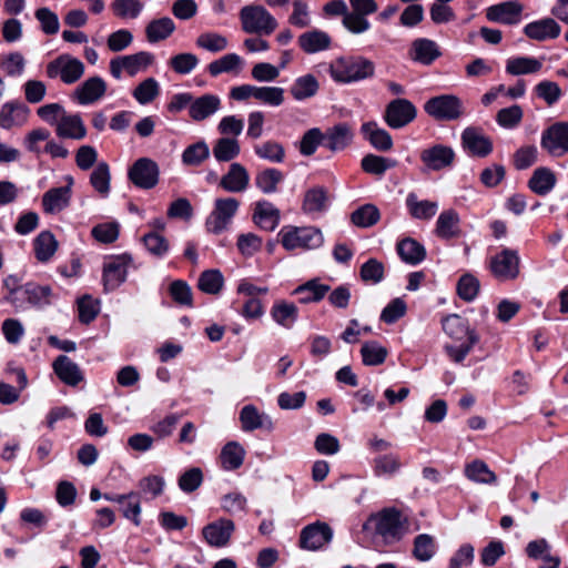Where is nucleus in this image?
Listing matches in <instances>:
<instances>
[{"mask_svg":"<svg viewBox=\"0 0 568 568\" xmlns=\"http://www.w3.org/2000/svg\"><path fill=\"white\" fill-rule=\"evenodd\" d=\"M363 530L379 537L384 545H393L406 535L408 519L399 509L386 507L372 514L364 523Z\"/></svg>","mask_w":568,"mask_h":568,"instance_id":"nucleus-1","label":"nucleus"},{"mask_svg":"<svg viewBox=\"0 0 568 568\" xmlns=\"http://www.w3.org/2000/svg\"><path fill=\"white\" fill-rule=\"evenodd\" d=\"M329 72L336 82H358L374 77L375 64L362 55L342 57L331 65Z\"/></svg>","mask_w":568,"mask_h":568,"instance_id":"nucleus-2","label":"nucleus"},{"mask_svg":"<svg viewBox=\"0 0 568 568\" xmlns=\"http://www.w3.org/2000/svg\"><path fill=\"white\" fill-rule=\"evenodd\" d=\"M424 111L436 121H456L465 113L463 101L454 94H440L430 98L424 104Z\"/></svg>","mask_w":568,"mask_h":568,"instance_id":"nucleus-3","label":"nucleus"},{"mask_svg":"<svg viewBox=\"0 0 568 568\" xmlns=\"http://www.w3.org/2000/svg\"><path fill=\"white\" fill-rule=\"evenodd\" d=\"M242 28L246 33L271 34L276 28L275 18L262 6H245L240 11Z\"/></svg>","mask_w":568,"mask_h":568,"instance_id":"nucleus-4","label":"nucleus"},{"mask_svg":"<svg viewBox=\"0 0 568 568\" xmlns=\"http://www.w3.org/2000/svg\"><path fill=\"white\" fill-rule=\"evenodd\" d=\"M282 244L286 250L317 248L323 242V235L320 229L314 226H285L281 231Z\"/></svg>","mask_w":568,"mask_h":568,"instance_id":"nucleus-5","label":"nucleus"},{"mask_svg":"<svg viewBox=\"0 0 568 568\" xmlns=\"http://www.w3.org/2000/svg\"><path fill=\"white\" fill-rule=\"evenodd\" d=\"M84 73V64L77 58L69 54H61L47 65V74L49 78H61L65 84L77 82Z\"/></svg>","mask_w":568,"mask_h":568,"instance_id":"nucleus-6","label":"nucleus"},{"mask_svg":"<svg viewBox=\"0 0 568 568\" xmlns=\"http://www.w3.org/2000/svg\"><path fill=\"white\" fill-rule=\"evenodd\" d=\"M131 254L123 253L121 255L110 256L103 264L102 281L106 292L116 290L125 282L128 267L132 264Z\"/></svg>","mask_w":568,"mask_h":568,"instance_id":"nucleus-7","label":"nucleus"},{"mask_svg":"<svg viewBox=\"0 0 568 568\" xmlns=\"http://www.w3.org/2000/svg\"><path fill=\"white\" fill-rule=\"evenodd\" d=\"M416 116L417 109L413 102L404 98H397L386 105L383 119L390 129L398 130L408 125Z\"/></svg>","mask_w":568,"mask_h":568,"instance_id":"nucleus-8","label":"nucleus"},{"mask_svg":"<svg viewBox=\"0 0 568 568\" xmlns=\"http://www.w3.org/2000/svg\"><path fill=\"white\" fill-rule=\"evenodd\" d=\"M540 145L552 156L568 153V122L559 121L549 125L541 134Z\"/></svg>","mask_w":568,"mask_h":568,"instance_id":"nucleus-9","label":"nucleus"},{"mask_svg":"<svg viewBox=\"0 0 568 568\" xmlns=\"http://www.w3.org/2000/svg\"><path fill=\"white\" fill-rule=\"evenodd\" d=\"M333 538V530L324 521H315L305 526L300 535V547L306 550H318L328 545Z\"/></svg>","mask_w":568,"mask_h":568,"instance_id":"nucleus-10","label":"nucleus"},{"mask_svg":"<svg viewBox=\"0 0 568 568\" xmlns=\"http://www.w3.org/2000/svg\"><path fill=\"white\" fill-rule=\"evenodd\" d=\"M128 175L135 186L149 190L159 182V166L153 160L141 158L129 169Z\"/></svg>","mask_w":568,"mask_h":568,"instance_id":"nucleus-11","label":"nucleus"},{"mask_svg":"<svg viewBox=\"0 0 568 568\" xmlns=\"http://www.w3.org/2000/svg\"><path fill=\"white\" fill-rule=\"evenodd\" d=\"M519 255L516 250L504 248L490 260V271L500 280H514L519 274Z\"/></svg>","mask_w":568,"mask_h":568,"instance_id":"nucleus-12","label":"nucleus"},{"mask_svg":"<svg viewBox=\"0 0 568 568\" xmlns=\"http://www.w3.org/2000/svg\"><path fill=\"white\" fill-rule=\"evenodd\" d=\"M29 115L30 109L26 103L19 100L8 101L0 109V128L3 130L21 128L28 122Z\"/></svg>","mask_w":568,"mask_h":568,"instance_id":"nucleus-13","label":"nucleus"},{"mask_svg":"<svg viewBox=\"0 0 568 568\" xmlns=\"http://www.w3.org/2000/svg\"><path fill=\"white\" fill-rule=\"evenodd\" d=\"M455 156L453 148L444 144H435L420 152V161L432 171L450 168L454 164Z\"/></svg>","mask_w":568,"mask_h":568,"instance_id":"nucleus-14","label":"nucleus"},{"mask_svg":"<svg viewBox=\"0 0 568 568\" xmlns=\"http://www.w3.org/2000/svg\"><path fill=\"white\" fill-rule=\"evenodd\" d=\"M523 10L524 6L519 1H505L488 7L486 9V18L491 22L513 26L520 21Z\"/></svg>","mask_w":568,"mask_h":568,"instance_id":"nucleus-15","label":"nucleus"},{"mask_svg":"<svg viewBox=\"0 0 568 568\" xmlns=\"http://www.w3.org/2000/svg\"><path fill=\"white\" fill-rule=\"evenodd\" d=\"M462 145L473 156L486 158L493 152L491 140L474 126H468L463 131Z\"/></svg>","mask_w":568,"mask_h":568,"instance_id":"nucleus-16","label":"nucleus"},{"mask_svg":"<svg viewBox=\"0 0 568 568\" xmlns=\"http://www.w3.org/2000/svg\"><path fill=\"white\" fill-rule=\"evenodd\" d=\"M234 529L231 519L221 518L204 526L202 535L210 546L221 548L229 544Z\"/></svg>","mask_w":568,"mask_h":568,"instance_id":"nucleus-17","label":"nucleus"},{"mask_svg":"<svg viewBox=\"0 0 568 568\" xmlns=\"http://www.w3.org/2000/svg\"><path fill=\"white\" fill-rule=\"evenodd\" d=\"M331 291V286L324 284L320 278H311L295 287L292 295L297 296L301 304H311L321 302Z\"/></svg>","mask_w":568,"mask_h":568,"instance_id":"nucleus-18","label":"nucleus"},{"mask_svg":"<svg viewBox=\"0 0 568 568\" xmlns=\"http://www.w3.org/2000/svg\"><path fill=\"white\" fill-rule=\"evenodd\" d=\"M106 91V83L101 77H91L87 79L74 91V98L80 104L87 105L101 99Z\"/></svg>","mask_w":568,"mask_h":568,"instance_id":"nucleus-19","label":"nucleus"},{"mask_svg":"<svg viewBox=\"0 0 568 568\" xmlns=\"http://www.w3.org/2000/svg\"><path fill=\"white\" fill-rule=\"evenodd\" d=\"M361 132L366 141L379 152H388L393 149L392 135L377 125L376 122H365L361 126Z\"/></svg>","mask_w":568,"mask_h":568,"instance_id":"nucleus-20","label":"nucleus"},{"mask_svg":"<svg viewBox=\"0 0 568 568\" xmlns=\"http://www.w3.org/2000/svg\"><path fill=\"white\" fill-rule=\"evenodd\" d=\"M324 134V145L332 152L346 149L353 141L351 126L345 123H338L328 128Z\"/></svg>","mask_w":568,"mask_h":568,"instance_id":"nucleus-21","label":"nucleus"},{"mask_svg":"<svg viewBox=\"0 0 568 568\" xmlns=\"http://www.w3.org/2000/svg\"><path fill=\"white\" fill-rule=\"evenodd\" d=\"M52 367L55 375L69 386H77L84 378L79 365L67 355H59Z\"/></svg>","mask_w":568,"mask_h":568,"instance_id":"nucleus-22","label":"nucleus"},{"mask_svg":"<svg viewBox=\"0 0 568 568\" xmlns=\"http://www.w3.org/2000/svg\"><path fill=\"white\" fill-rule=\"evenodd\" d=\"M561 31L560 26L551 18H545L528 23L524 28V33L532 40L545 41L547 39H556Z\"/></svg>","mask_w":568,"mask_h":568,"instance_id":"nucleus-23","label":"nucleus"},{"mask_svg":"<svg viewBox=\"0 0 568 568\" xmlns=\"http://www.w3.org/2000/svg\"><path fill=\"white\" fill-rule=\"evenodd\" d=\"M57 135L62 139H84L87 129L80 114H67L63 112L57 124Z\"/></svg>","mask_w":568,"mask_h":568,"instance_id":"nucleus-24","label":"nucleus"},{"mask_svg":"<svg viewBox=\"0 0 568 568\" xmlns=\"http://www.w3.org/2000/svg\"><path fill=\"white\" fill-rule=\"evenodd\" d=\"M21 292L30 305L36 308H44L52 303L54 294L51 286L40 285L36 282H28L21 286Z\"/></svg>","mask_w":568,"mask_h":568,"instance_id":"nucleus-25","label":"nucleus"},{"mask_svg":"<svg viewBox=\"0 0 568 568\" xmlns=\"http://www.w3.org/2000/svg\"><path fill=\"white\" fill-rule=\"evenodd\" d=\"M72 190L70 186L51 187L42 195V207L44 213H53L65 210L71 200Z\"/></svg>","mask_w":568,"mask_h":568,"instance_id":"nucleus-26","label":"nucleus"},{"mask_svg":"<svg viewBox=\"0 0 568 568\" xmlns=\"http://www.w3.org/2000/svg\"><path fill=\"white\" fill-rule=\"evenodd\" d=\"M442 55L439 47L433 40L419 38L413 41L410 49V57L414 61L424 65L432 64L437 58Z\"/></svg>","mask_w":568,"mask_h":568,"instance_id":"nucleus-27","label":"nucleus"},{"mask_svg":"<svg viewBox=\"0 0 568 568\" xmlns=\"http://www.w3.org/2000/svg\"><path fill=\"white\" fill-rule=\"evenodd\" d=\"M221 106V100L214 94H203L195 100L189 108V114L194 121H203L214 114Z\"/></svg>","mask_w":568,"mask_h":568,"instance_id":"nucleus-28","label":"nucleus"},{"mask_svg":"<svg viewBox=\"0 0 568 568\" xmlns=\"http://www.w3.org/2000/svg\"><path fill=\"white\" fill-rule=\"evenodd\" d=\"M250 178L240 163H232L229 172L221 179L220 186L230 192H242L247 187Z\"/></svg>","mask_w":568,"mask_h":568,"instance_id":"nucleus-29","label":"nucleus"},{"mask_svg":"<svg viewBox=\"0 0 568 568\" xmlns=\"http://www.w3.org/2000/svg\"><path fill=\"white\" fill-rule=\"evenodd\" d=\"M396 251L402 261L409 265H417L426 257L424 245L412 237L399 241L396 245Z\"/></svg>","mask_w":568,"mask_h":568,"instance_id":"nucleus-30","label":"nucleus"},{"mask_svg":"<svg viewBox=\"0 0 568 568\" xmlns=\"http://www.w3.org/2000/svg\"><path fill=\"white\" fill-rule=\"evenodd\" d=\"M298 44L305 53L312 54L328 49L331 37L326 32L315 29L302 33L298 37Z\"/></svg>","mask_w":568,"mask_h":568,"instance_id":"nucleus-31","label":"nucleus"},{"mask_svg":"<svg viewBox=\"0 0 568 568\" xmlns=\"http://www.w3.org/2000/svg\"><path fill=\"white\" fill-rule=\"evenodd\" d=\"M271 316L278 325L291 328L298 317V308L294 303L280 301L271 308Z\"/></svg>","mask_w":568,"mask_h":568,"instance_id":"nucleus-32","label":"nucleus"},{"mask_svg":"<svg viewBox=\"0 0 568 568\" xmlns=\"http://www.w3.org/2000/svg\"><path fill=\"white\" fill-rule=\"evenodd\" d=\"M175 30L174 21L169 17L154 19L145 28L149 42L156 43L168 39Z\"/></svg>","mask_w":568,"mask_h":568,"instance_id":"nucleus-33","label":"nucleus"},{"mask_svg":"<svg viewBox=\"0 0 568 568\" xmlns=\"http://www.w3.org/2000/svg\"><path fill=\"white\" fill-rule=\"evenodd\" d=\"M320 89V83L313 74H305L297 78L292 84L290 92L297 101L314 97Z\"/></svg>","mask_w":568,"mask_h":568,"instance_id":"nucleus-34","label":"nucleus"},{"mask_svg":"<svg viewBox=\"0 0 568 568\" xmlns=\"http://www.w3.org/2000/svg\"><path fill=\"white\" fill-rule=\"evenodd\" d=\"M361 356L365 366H378L386 361L388 349L382 346L377 341H367L362 345Z\"/></svg>","mask_w":568,"mask_h":568,"instance_id":"nucleus-35","label":"nucleus"},{"mask_svg":"<svg viewBox=\"0 0 568 568\" xmlns=\"http://www.w3.org/2000/svg\"><path fill=\"white\" fill-rule=\"evenodd\" d=\"M36 257L40 262H48L58 248V242L49 231L41 232L33 242Z\"/></svg>","mask_w":568,"mask_h":568,"instance_id":"nucleus-36","label":"nucleus"},{"mask_svg":"<svg viewBox=\"0 0 568 568\" xmlns=\"http://www.w3.org/2000/svg\"><path fill=\"white\" fill-rule=\"evenodd\" d=\"M397 165V161L376 154H366L361 161V168L364 172L373 175L382 176L388 169Z\"/></svg>","mask_w":568,"mask_h":568,"instance_id":"nucleus-37","label":"nucleus"},{"mask_svg":"<svg viewBox=\"0 0 568 568\" xmlns=\"http://www.w3.org/2000/svg\"><path fill=\"white\" fill-rule=\"evenodd\" d=\"M556 183V176L548 168H538L532 173L528 186L537 194H547Z\"/></svg>","mask_w":568,"mask_h":568,"instance_id":"nucleus-38","label":"nucleus"},{"mask_svg":"<svg viewBox=\"0 0 568 568\" xmlns=\"http://www.w3.org/2000/svg\"><path fill=\"white\" fill-rule=\"evenodd\" d=\"M542 68L541 61L530 57H517L507 60L506 72L511 75L536 73Z\"/></svg>","mask_w":568,"mask_h":568,"instance_id":"nucleus-39","label":"nucleus"},{"mask_svg":"<svg viewBox=\"0 0 568 568\" xmlns=\"http://www.w3.org/2000/svg\"><path fill=\"white\" fill-rule=\"evenodd\" d=\"M245 450L237 442H229L221 452V460L224 469L235 470L244 462Z\"/></svg>","mask_w":568,"mask_h":568,"instance_id":"nucleus-40","label":"nucleus"},{"mask_svg":"<svg viewBox=\"0 0 568 568\" xmlns=\"http://www.w3.org/2000/svg\"><path fill=\"white\" fill-rule=\"evenodd\" d=\"M243 60L236 53H227L207 65L212 77H217L223 72H239L242 69Z\"/></svg>","mask_w":568,"mask_h":568,"instance_id":"nucleus-41","label":"nucleus"},{"mask_svg":"<svg viewBox=\"0 0 568 568\" xmlns=\"http://www.w3.org/2000/svg\"><path fill=\"white\" fill-rule=\"evenodd\" d=\"M327 200V191L324 187H312L304 195L303 209L307 213L325 211Z\"/></svg>","mask_w":568,"mask_h":568,"instance_id":"nucleus-42","label":"nucleus"},{"mask_svg":"<svg viewBox=\"0 0 568 568\" xmlns=\"http://www.w3.org/2000/svg\"><path fill=\"white\" fill-rule=\"evenodd\" d=\"M240 144L232 138H221L213 146V155L220 162H229L240 154Z\"/></svg>","mask_w":568,"mask_h":568,"instance_id":"nucleus-43","label":"nucleus"},{"mask_svg":"<svg viewBox=\"0 0 568 568\" xmlns=\"http://www.w3.org/2000/svg\"><path fill=\"white\" fill-rule=\"evenodd\" d=\"M224 284V278L219 270L204 271L197 282V287L206 294H219Z\"/></svg>","mask_w":568,"mask_h":568,"instance_id":"nucleus-44","label":"nucleus"},{"mask_svg":"<svg viewBox=\"0 0 568 568\" xmlns=\"http://www.w3.org/2000/svg\"><path fill=\"white\" fill-rule=\"evenodd\" d=\"M436 552L434 538L428 534H420L414 539L413 556L419 561H428Z\"/></svg>","mask_w":568,"mask_h":568,"instance_id":"nucleus-45","label":"nucleus"},{"mask_svg":"<svg viewBox=\"0 0 568 568\" xmlns=\"http://www.w3.org/2000/svg\"><path fill=\"white\" fill-rule=\"evenodd\" d=\"M210 156L209 145L199 141L189 145L182 154V162L185 165L197 166Z\"/></svg>","mask_w":568,"mask_h":568,"instance_id":"nucleus-46","label":"nucleus"},{"mask_svg":"<svg viewBox=\"0 0 568 568\" xmlns=\"http://www.w3.org/2000/svg\"><path fill=\"white\" fill-rule=\"evenodd\" d=\"M480 288V283L477 277L470 273L460 276L457 282V294L465 302L474 301Z\"/></svg>","mask_w":568,"mask_h":568,"instance_id":"nucleus-47","label":"nucleus"},{"mask_svg":"<svg viewBox=\"0 0 568 568\" xmlns=\"http://www.w3.org/2000/svg\"><path fill=\"white\" fill-rule=\"evenodd\" d=\"M142 242L150 254L163 257L169 251V242L156 231H150L142 236Z\"/></svg>","mask_w":568,"mask_h":568,"instance_id":"nucleus-48","label":"nucleus"},{"mask_svg":"<svg viewBox=\"0 0 568 568\" xmlns=\"http://www.w3.org/2000/svg\"><path fill=\"white\" fill-rule=\"evenodd\" d=\"M465 473L470 480L477 483L491 484L497 479L494 471H491L483 460H474L466 467Z\"/></svg>","mask_w":568,"mask_h":568,"instance_id":"nucleus-49","label":"nucleus"},{"mask_svg":"<svg viewBox=\"0 0 568 568\" xmlns=\"http://www.w3.org/2000/svg\"><path fill=\"white\" fill-rule=\"evenodd\" d=\"M478 342V334L469 332V337H467L466 342L458 346L447 344L445 345V352L455 363H462Z\"/></svg>","mask_w":568,"mask_h":568,"instance_id":"nucleus-50","label":"nucleus"},{"mask_svg":"<svg viewBox=\"0 0 568 568\" xmlns=\"http://www.w3.org/2000/svg\"><path fill=\"white\" fill-rule=\"evenodd\" d=\"M125 62V71L131 75H135L140 70L146 69L154 61V55L146 51H140L135 54L123 55Z\"/></svg>","mask_w":568,"mask_h":568,"instance_id":"nucleus-51","label":"nucleus"},{"mask_svg":"<svg viewBox=\"0 0 568 568\" xmlns=\"http://www.w3.org/2000/svg\"><path fill=\"white\" fill-rule=\"evenodd\" d=\"M110 169L106 162L97 164L90 175V183L101 194H106L110 190Z\"/></svg>","mask_w":568,"mask_h":568,"instance_id":"nucleus-52","label":"nucleus"},{"mask_svg":"<svg viewBox=\"0 0 568 568\" xmlns=\"http://www.w3.org/2000/svg\"><path fill=\"white\" fill-rule=\"evenodd\" d=\"M444 331L456 339H462L463 336L469 337V332H476L475 329H470L465 320H463L459 315H449L443 322Z\"/></svg>","mask_w":568,"mask_h":568,"instance_id":"nucleus-53","label":"nucleus"},{"mask_svg":"<svg viewBox=\"0 0 568 568\" xmlns=\"http://www.w3.org/2000/svg\"><path fill=\"white\" fill-rule=\"evenodd\" d=\"M535 94L550 106L561 98L562 91L557 82L544 80L535 87Z\"/></svg>","mask_w":568,"mask_h":568,"instance_id":"nucleus-54","label":"nucleus"},{"mask_svg":"<svg viewBox=\"0 0 568 568\" xmlns=\"http://www.w3.org/2000/svg\"><path fill=\"white\" fill-rule=\"evenodd\" d=\"M460 233L458 215H439L436 234L442 239L457 237Z\"/></svg>","mask_w":568,"mask_h":568,"instance_id":"nucleus-55","label":"nucleus"},{"mask_svg":"<svg viewBox=\"0 0 568 568\" xmlns=\"http://www.w3.org/2000/svg\"><path fill=\"white\" fill-rule=\"evenodd\" d=\"M400 460L394 454H385L374 459V473L376 476L394 475L400 469Z\"/></svg>","mask_w":568,"mask_h":568,"instance_id":"nucleus-56","label":"nucleus"},{"mask_svg":"<svg viewBox=\"0 0 568 568\" xmlns=\"http://www.w3.org/2000/svg\"><path fill=\"white\" fill-rule=\"evenodd\" d=\"M324 142V134L318 128L307 130L301 139L300 152L304 156L315 153L317 146Z\"/></svg>","mask_w":568,"mask_h":568,"instance_id":"nucleus-57","label":"nucleus"},{"mask_svg":"<svg viewBox=\"0 0 568 568\" xmlns=\"http://www.w3.org/2000/svg\"><path fill=\"white\" fill-rule=\"evenodd\" d=\"M112 9L114 14L121 19H135L141 13L143 3L140 0H114Z\"/></svg>","mask_w":568,"mask_h":568,"instance_id":"nucleus-58","label":"nucleus"},{"mask_svg":"<svg viewBox=\"0 0 568 568\" xmlns=\"http://www.w3.org/2000/svg\"><path fill=\"white\" fill-rule=\"evenodd\" d=\"M384 265L376 258H369L366 261L359 271V275L363 282L377 284L384 280Z\"/></svg>","mask_w":568,"mask_h":568,"instance_id":"nucleus-59","label":"nucleus"},{"mask_svg":"<svg viewBox=\"0 0 568 568\" xmlns=\"http://www.w3.org/2000/svg\"><path fill=\"white\" fill-rule=\"evenodd\" d=\"M254 98L265 104L278 106L284 102V89L278 87H255Z\"/></svg>","mask_w":568,"mask_h":568,"instance_id":"nucleus-60","label":"nucleus"},{"mask_svg":"<svg viewBox=\"0 0 568 568\" xmlns=\"http://www.w3.org/2000/svg\"><path fill=\"white\" fill-rule=\"evenodd\" d=\"M158 95L159 84L153 78L145 79L133 91V97L141 104H148L152 102Z\"/></svg>","mask_w":568,"mask_h":568,"instance_id":"nucleus-61","label":"nucleus"},{"mask_svg":"<svg viewBox=\"0 0 568 568\" xmlns=\"http://www.w3.org/2000/svg\"><path fill=\"white\" fill-rule=\"evenodd\" d=\"M282 179L283 174L277 169H266L256 175L255 183L264 193H271L276 190Z\"/></svg>","mask_w":568,"mask_h":568,"instance_id":"nucleus-62","label":"nucleus"},{"mask_svg":"<svg viewBox=\"0 0 568 568\" xmlns=\"http://www.w3.org/2000/svg\"><path fill=\"white\" fill-rule=\"evenodd\" d=\"M523 115L521 106L514 104L509 108L500 109L497 112L496 121L503 128L513 129L520 123Z\"/></svg>","mask_w":568,"mask_h":568,"instance_id":"nucleus-63","label":"nucleus"},{"mask_svg":"<svg viewBox=\"0 0 568 568\" xmlns=\"http://www.w3.org/2000/svg\"><path fill=\"white\" fill-rule=\"evenodd\" d=\"M254 150L260 158L274 163H281L285 158V150L283 145L275 141H267L261 145L255 146Z\"/></svg>","mask_w":568,"mask_h":568,"instance_id":"nucleus-64","label":"nucleus"}]
</instances>
